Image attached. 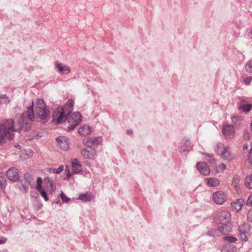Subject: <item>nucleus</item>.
<instances>
[{
	"instance_id": "44",
	"label": "nucleus",
	"mask_w": 252,
	"mask_h": 252,
	"mask_svg": "<svg viewBox=\"0 0 252 252\" xmlns=\"http://www.w3.org/2000/svg\"><path fill=\"white\" fill-rule=\"evenodd\" d=\"M56 168H51L49 169L50 172L52 173H56Z\"/></svg>"
},
{
	"instance_id": "20",
	"label": "nucleus",
	"mask_w": 252,
	"mask_h": 252,
	"mask_svg": "<svg viewBox=\"0 0 252 252\" xmlns=\"http://www.w3.org/2000/svg\"><path fill=\"white\" fill-rule=\"evenodd\" d=\"M238 230L239 233L249 234V232L250 231V226L247 223H245L239 226L238 227Z\"/></svg>"
},
{
	"instance_id": "6",
	"label": "nucleus",
	"mask_w": 252,
	"mask_h": 252,
	"mask_svg": "<svg viewBox=\"0 0 252 252\" xmlns=\"http://www.w3.org/2000/svg\"><path fill=\"white\" fill-rule=\"evenodd\" d=\"M82 121V117L80 113L75 112L72 114L68 118L69 130H73Z\"/></svg>"
},
{
	"instance_id": "39",
	"label": "nucleus",
	"mask_w": 252,
	"mask_h": 252,
	"mask_svg": "<svg viewBox=\"0 0 252 252\" xmlns=\"http://www.w3.org/2000/svg\"><path fill=\"white\" fill-rule=\"evenodd\" d=\"M63 170V166L61 165L59 168H56V173L59 174L61 172H62Z\"/></svg>"
},
{
	"instance_id": "40",
	"label": "nucleus",
	"mask_w": 252,
	"mask_h": 252,
	"mask_svg": "<svg viewBox=\"0 0 252 252\" xmlns=\"http://www.w3.org/2000/svg\"><path fill=\"white\" fill-rule=\"evenodd\" d=\"M247 204L248 205L252 206V194L248 198Z\"/></svg>"
},
{
	"instance_id": "15",
	"label": "nucleus",
	"mask_w": 252,
	"mask_h": 252,
	"mask_svg": "<svg viewBox=\"0 0 252 252\" xmlns=\"http://www.w3.org/2000/svg\"><path fill=\"white\" fill-rule=\"evenodd\" d=\"M72 172L73 174H77L82 171L81 164L79 163L77 159L74 158L71 162Z\"/></svg>"
},
{
	"instance_id": "26",
	"label": "nucleus",
	"mask_w": 252,
	"mask_h": 252,
	"mask_svg": "<svg viewBox=\"0 0 252 252\" xmlns=\"http://www.w3.org/2000/svg\"><path fill=\"white\" fill-rule=\"evenodd\" d=\"M239 181V177L238 176H235L233 178L232 183L236 190H237L239 189V187L238 186Z\"/></svg>"
},
{
	"instance_id": "31",
	"label": "nucleus",
	"mask_w": 252,
	"mask_h": 252,
	"mask_svg": "<svg viewBox=\"0 0 252 252\" xmlns=\"http://www.w3.org/2000/svg\"><path fill=\"white\" fill-rule=\"evenodd\" d=\"M60 196H61V198L63 202H64V203H67L70 199L69 197H68L66 195H65V194L63 193V192L62 191H61Z\"/></svg>"
},
{
	"instance_id": "29",
	"label": "nucleus",
	"mask_w": 252,
	"mask_h": 252,
	"mask_svg": "<svg viewBox=\"0 0 252 252\" xmlns=\"http://www.w3.org/2000/svg\"><path fill=\"white\" fill-rule=\"evenodd\" d=\"M242 120L241 117L239 116H235L231 117L232 122L236 124L240 123Z\"/></svg>"
},
{
	"instance_id": "14",
	"label": "nucleus",
	"mask_w": 252,
	"mask_h": 252,
	"mask_svg": "<svg viewBox=\"0 0 252 252\" xmlns=\"http://www.w3.org/2000/svg\"><path fill=\"white\" fill-rule=\"evenodd\" d=\"M196 167L199 172L205 176L208 175L210 173L209 166L206 163L204 162H199L196 164Z\"/></svg>"
},
{
	"instance_id": "46",
	"label": "nucleus",
	"mask_w": 252,
	"mask_h": 252,
	"mask_svg": "<svg viewBox=\"0 0 252 252\" xmlns=\"http://www.w3.org/2000/svg\"><path fill=\"white\" fill-rule=\"evenodd\" d=\"M126 132L127 134H130L132 133V130H127Z\"/></svg>"
},
{
	"instance_id": "48",
	"label": "nucleus",
	"mask_w": 252,
	"mask_h": 252,
	"mask_svg": "<svg viewBox=\"0 0 252 252\" xmlns=\"http://www.w3.org/2000/svg\"><path fill=\"white\" fill-rule=\"evenodd\" d=\"M249 34L252 35V28L250 30L249 32Z\"/></svg>"
},
{
	"instance_id": "36",
	"label": "nucleus",
	"mask_w": 252,
	"mask_h": 252,
	"mask_svg": "<svg viewBox=\"0 0 252 252\" xmlns=\"http://www.w3.org/2000/svg\"><path fill=\"white\" fill-rule=\"evenodd\" d=\"M248 160L249 161V162L251 164H252V144L251 146V150L249 155L248 157Z\"/></svg>"
},
{
	"instance_id": "45",
	"label": "nucleus",
	"mask_w": 252,
	"mask_h": 252,
	"mask_svg": "<svg viewBox=\"0 0 252 252\" xmlns=\"http://www.w3.org/2000/svg\"><path fill=\"white\" fill-rule=\"evenodd\" d=\"M248 147H249V145L248 144H245L244 146H243V149H245V150H247L248 149Z\"/></svg>"
},
{
	"instance_id": "5",
	"label": "nucleus",
	"mask_w": 252,
	"mask_h": 252,
	"mask_svg": "<svg viewBox=\"0 0 252 252\" xmlns=\"http://www.w3.org/2000/svg\"><path fill=\"white\" fill-rule=\"evenodd\" d=\"M215 151L221 158L227 160H231L235 158L229 146H225L222 143H218L215 148Z\"/></svg>"
},
{
	"instance_id": "21",
	"label": "nucleus",
	"mask_w": 252,
	"mask_h": 252,
	"mask_svg": "<svg viewBox=\"0 0 252 252\" xmlns=\"http://www.w3.org/2000/svg\"><path fill=\"white\" fill-rule=\"evenodd\" d=\"M252 104L250 103L248 104H242L239 106L238 108L241 111L247 113L252 109Z\"/></svg>"
},
{
	"instance_id": "18",
	"label": "nucleus",
	"mask_w": 252,
	"mask_h": 252,
	"mask_svg": "<svg viewBox=\"0 0 252 252\" xmlns=\"http://www.w3.org/2000/svg\"><path fill=\"white\" fill-rule=\"evenodd\" d=\"M190 143L189 140H185L183 141L181 143L180 151L182 154H186L188 153L190 148Z\"/></svg>"
},
{
	"instance_id": "19",
	"label": "nucleus",
	"mask_w": 252,
	"mask_h": 252,
	"mask_svg": "<svg viewBox=\"0 0 252 252\" xmlns=\"http://www.w3.org/2000/svg\"><path fill=\"white\" fill-rule=\"evenodd\" d=\"M93 198V195L91 193H85L80 194L77 198V199L80 200L83 202H89Z\"/></svg>"
},
{
	"instance_id": "49",
	"label": "nucleus",
	"mask_w": 252,
	"mask_h": 252,
	"mask_svg": "<svg viewBox=\"0 0 252 252\" xmlns=\"http://www.w3.org/2000/svg\"><path fill=\"white\" fill-rule=\"evenodd\" d=\"M15 147L17 148H20V147H21L20 145H17L15 146Z\"/></svg>"
},
{
	"instance_id": "23",
	"label": "nucleus",
	"mask_w": 252,
	"mask_h": 252,
	"mask_svg": "<svg viewBox=\"0 0 252 252\" xmlns=\"http://www.w3.org/2000/svg\"><path fill=\"white\" fill-rule=\"evenodd\" d=\"M6 186V180L4 177L0 175V191H3Z\"/></svg>"
},
{
	"instance_id": "22",
	"label": "nucleus",
	"mask_w": 252,
	"mask_h": 252,
	"mask_svg": "<svg viewBox=\"0 0 252 252\" xmlns=\"http://www.w3.org/2000/svg\"><path fill=\"white\" fill-rule=\"evenodd\" d=\"M244 203L243 199H238L236 202H235L233 204V207L237 211H239L241 210L242 204Z\"/></svg>"
},
{
	"instance_id": "25",
	"label": "nucleus",
	"mask_w": 252,
	"mask_h": 252,
	"mask_svg": "<svg viewBox=\"0 0 252 252\" xmlns=\"http://www.w3.org/2000/svg\"><path fill=\"white\" fill-rule=\"evenodd\" d=\"M245 69L247 72L252 74V60H250L247 63Z\"/></svg>"
},
{
	"instance_id": "38",
	"label": "nucleus",
	"mask_w": 252,
	"mask_h": 252,
	"mask_svg": "<svg viewBox=\"0 0 252 252\" xmlns=\"http://www.w3.org/2000/svg\"><path fill=\"white\" fill-rule=\"evenodd\" d=\"M250 137V134L248 132V131H245L244 132V134H243L244 139H245V140H248V139H249Z\"/></svg>"
},
{
	"instance_id": "30",
	"label": "nucleus",
	"mask_w": 252,
	"mask_h": 252,
	"mask_svg": "<svg viewBox=\"0 0 252 252\" xmlns=\"http://www.w3.org/2000/svg\"><path fill=\"white\" fill-rule=\"evenodd\" d=\"M42 183V180L41 178L38 177L37 179V187H36V189L38 191H40L41 190Z\"/></svg>"
},
{
	"instance_id": "12",
	"label": "nucleus",
	"mask_w": 252,
	"mask_h": 252,
	"mask_svg": "<svg viewBox=\"0 0 252 252\" xmlns=\"http://www.w3.org/2000/svg\"><path fill=\"white\" fill-rule=\"evenodd\" d=\"M6 176L11 181L16 182L19 180V175L18 170L14 168H10L6 172Z\"/></svg>"
},
{
	"instance_id": "8",
	"label": "nucleus",
	"mask_w": 252,
	"mask_h": 252,
	"mask_svg": "<svg viewBox=\"0 0 252 252\" xmlns=\"http://www.w3.org/2000/svg\"><path fill=\"white\" fill-rule=\"evenodd\" d=\"M100 138L99 137H92L83 140V143L88 148H95L100 142Z\"/></svg>"
},
{
	"instance_id": "32",
	"label": "nucleus",
	"mask_w": 252,
	"mask_h": 252,
	"mask_svg": "<svg viewBox=\"0 0 252 252\" xmlns=\"http://www.w3.org/2000/svg\"><path fill=\"white\" fill-rule=\"evenodd\" d=\"M240 233L241 238L243 241H247L248 240L249 234L244 233Z\"/></svg>"
},
{
	"instance_id": "16",
	"label": "nucleus",
	"mask_w": 252,
	"mask_h": 252,
	"mask_svg": "<svg viewBox=\"0 0 252 252\" xmlns=\"http://www.w3.org/2000/svg\"><path fill=\"white\" fill-rule=\"evenodd\" d=\"M205 183L208 186L210 187H217L220 183L219 179L214 177L206 178L205 179Z\"/></svg>"
},
{
	"instance_id": "9",
	"label": "nucleus",
	"mask_w": 252,
	"mask_h": 252,
	"mask_svg": "<svg viewBox=\"0 0 252 252\" xmlns=\"http://www.w3.org/2000/svg\"><path fill=\"white\" fill-rule=\"evenodd\" d=\"M212 198L215 203L221 205L226 201V196L223 192L218 191L213 194Z\"/></svg>"
},
{
	"instance_id": "11",
	"label": "nucleus",
	"mask_w": 252,
	"mask_h": 252,
	"mask_svg": "<svg viewBox=\"0 0 252 252\" xmlns=\"http://www.w3.org/2000/svg\"><path fill=\"white\" fill-rule=\"evenodd\" d=\"M81 154L85 159L94 160L95 157V150L94 148H85L81 150Z\"/></svg>"
},
{
	"instance_id": "28",
	"label": "nucleus",
	"mask_w": 252,
	"mask_h": 252,
	"mask_svg": "<svg viewBox=\"0 0 252 252\" xmlns=\"http://www.w3.org/2000/svg\"><path fill=\"white\" fill-rule=\"evenodd\" d=\"M0 99L2 103L7 104L10 102L8 97L5 94H2L0 96Z\"/></svg>"
},
{
	"instance_id": "35",
	"label": "nucleus",
	"mask_w": 252,
	"mask_h": 252,
	"mask_svg": "<svg viewBox=\"0 0 252 252\" xmlns=\"http://www.w3.org/2000/svg\"><path fill=\"white\" fill-rule=\"evenodd\" d=\"M248 220L252 222V208L249 210L248 213Z\"/></svg>"
},
{
	"instance_id": "10",
	"label": "nucleus",
	"mask_w": 252,
	"mask_h": 252,
	"mask_svg": "<svg viewBox=\"0 0 252 252\" xmlns=\"http://www.w3.org/2000/svg\"><path fill=\"white\" fill-rule=\"evenodd\" d=\"M55 68L58 73L62 75L67 74L70 72L69 67L59 61L55 62Z\"/></svg>"
},
{
	"instance_id": "47",
	"label": "nucleus",
	"mask_w": 252,
	"mask_h": 252,
	"mask_svg": "<svg viewBox=\"0 0 252 252\" xmlns=\"http://www.w3.org/2000/svg\"><path fill=\"white\" fill-rule=\"evenodd\" d=\"M70 176H71V174H70V173L68 172V173H67V178H70Z\"/></svg>"
},
{
	"instance_id": "50",
	"label": "nucleus",
	"mask_w": 252,
	"mask_h": 252,
	"mask_svg": "<svg viewBox=\"0 0 252 252\" xmlns=\"http://www.w3.org/2000/svg\"><path fill=\"white\" fill-rule=\"evenodd\" d=\"M84 164L86 165H88L89 164V162L87 161H86L84 162Z\"/></svg>"
},
{
	"instance_id": "2",
	"label": "nucleus",
	"mask_w": 252,
	"mask_h": 252,
	"mask_svg": "<svg viewBox=\"0 0 252 252\" xmlns=\"http://www.w3.org/2000/svg\"><path fill=\"white\" fill-rule=\"evenodd\" d=\"M74 101L69 99L63 108H58L53 112V122L55 124H61L65 121L67 116L73 110Z\"/></svg>"
},
{
	"instance_id": "41",
	"label": "nucleus",
	"mask_w": 252,
	"mask_h": 252,
	"mask_svg": "<svg viewBox=\"0 0 252 252\" xmlns=\"http://www.w3.org/2000/svg\"><path fill=\"white\" fill-rule=\"evenodd\" d=\"M50 186H51V191H55L56 189L55 186H54L53 183L52 182L50 183Z\"/></svg>"
},
{
	"instance_id": "43",
	"label": "nucleus",
	"mask_w": 252,
	"mask_h": 252,
	"mask_svg": "<svg viewBox=\"0 0 252 252\" xmlns=\"http://www.w3.org/2000/svg\"><path fill=\"white\" fill-rule=\"evenodd\" d=\"M226 168V165L224 164H221L220 166V170H223Z\"/></svg>"
},
{
	"instance_id": "33",
	"label": "nucleus",
	"mask_w": 252,
	"mask_h": 252,
	"mask_svg": "<svg viewBox=\"0 0 252 252\" xmlns=\"http://www.w3.org/2000/svg\"><path fill=\"white\" fill-rule=\"evenodd\" d=\"M252 81V77H248L244 79V83L246 85H249L251 83Z\"/></svg>"
},
{
	"instance_id": "4",
	"label": "nucleus",
	"mask_w": 252,
	"mask_h": 252,
	"mask_svg": "<svg viewBox=\"0 0 252 252\" xmlns=\"http://www.w3.org/2000/svg\"><path fill=\"white\" fill-rule=\"evenodd\" d=\"M35 110L37 117L41 123H46L49 119L50 112L47 109L46 105L42 99H37L36 101Z\"/></svg>"
},
{
	"instance_id": "17",
	"label": "nucleus",
	"mask_w": 252,
	"mask_h": 252,
	"mask_svg": "<svg viewBox=\"0 0 252 252\" xmlns=\"http://www.w3.org/2000/svg\"><path fill=\"white\" fill-rule=\"evenodd\" d=\"M78 132L80 135L85 136L91 133V128L89 126L84 125L78 128Z\"/></svg>"
},
{
	"instance_id": "7",
	"label": "nucleus",
	"mask_w": 252,
	"mask_h": 252,
	"mask_svg": "<svg viewBox=\"0 0 252 252\" xmlns=\"http://www.w3.org/2000/svg\"><path fill=\"white\" fill-rule=\"evenodd\" d=\"M222 132L226 139H231L235 136V130L233 126L227 124H224Z\"/></svg>"
},
{
	"instance_id": "13",
	"label": "nucleus",
	"mask_w": 252,
	"mask_h": 252,
	"mask_svg": "<svg viewBox=\"0 0 252 252\" xmlns=\"http://www.w3.org/2000/svg\"><path fill=\"white\" fill-rule=\"evenodd\" d=\"M56 140L60 147L63 150L66 151L69 149L68 138L67 137H58L56 138Z\"/></svg>"
},
{
	"instance_id": "37",
	"label": "nucleus",
	"mask_w": 252,
	"mask_h": 252,
	"mask_svg": "<svg viewBox=\"0 0 252 252\" xmlns=\"http://www.w3.org/2000/svg\"><path fill=\"white\" fill-rule=\"evenodd\" d=\"M203 155H204L205 157L206 158H208L210 159L211 161H212V160H214V158H213V155H210L207 153H204V154H203Z\"/></svg>"
},
{
	"instance_id": "34",
	"label": "nucleus",
	"mask_w": 252,
	"mask_h": 252,
	"mask_svg": "<svg viewBox=\"0 0 252 252\" xmlns=\"http://www.w3.org/2000/svg\"><path fill=\"white\" fill-rule=\"evenodd\" d=\"M39 191L40 192L41 196L44 198L45 200L48 201L49 200V198L47 197L46 192L44 190H41Z\"/></svg>"
},
{
	"instance_id": "1",
	"label": "nucleus",
	"mask_w": 252,
	"mask_h": 252,
	"mask_svg": "<svg viewBox=\"0 0 252 252\" xmlns=\"http://www.w3.org/2000/svg\"><path fill=\"white\" fill-rule=\"evenodd\" d=\"M34 117L32 101V105L28 107L27 110L22 114L19 119L18 124L16 125L12 119H8L0 123V145H3L6 141L13 139V132L22 129L27 130L31 126Z\"/></svg>"
},
{
	"instance_id": "3",
	"label": "nucleus",
	"mask_w": 252,
	"mask_h": 252,
	"mask_svg": "<svg viewBox=\"0 0 252 252\" xmlns=\"http://www.w3.org/2000/svg\"><path fill=\"white\" fill-rule=\"evenodd\" d=\"M215 221L219 225L220 232L226 234L231 230V215L228 212L222 211L219 212L215 218Z\"/></svg>"
},
{
	"instance_id": "51",
	"label": "nucleus",
	"mask_w": 252,
	"mask_h": 252,
	"mask_svg": "<svg viewBox=\"0 0 252 252\" xmlns=\"http://www.w3.org/2000/svg\"><path fill=\"white\" fill-rule=\"evenodd\" d=\"M0 252H4V251H0Z\"/></svg>"
},
{
	"instance_id": "24",
	"label": "nucleus",
	"mask_w": 252,
	"mask_h": 252,
	"mask_svg": "<svg viewBox=\"0 0 252 252\" xmlns=\"http://www.w3.org/2000/svg\"><path fill=\"white\" fill-rule=\"evenodd\" d=\"M245 185L247 188L252 189V174L246 177Z\"/></svg>"
},
{
	"instance_id": "42",
	"label": "nucleus",
	"mask_w": 252,
	"mask_h": 252,
	"mask_svg": "<svg viewBox=\"0 0 252 252\" xmlns=\"http://www.w3.org/2000/svg\"><path fill=\"white\" fill-rule=\"evenodd\" d=\"M6 240L7 239L4 237L0 238V244L4 243L6 242Z\"/></svg>"
},
{
	"instance_id": "27",
	"label": "nucleus",
	"mask_w": 252,
	"mask_h": 252,
	"mask_svg": "<svg viewBox=\"0 0 252 252\" xmlns=\"http://www.w3.org/2000/svg\"><path fill=\"white\" fill-rule=\"evenodd\" d=\"M223 238L224 240H226L230 243H234L237 240L236 237L231 236H224Z\"/></svg>"
}]
</instances>
